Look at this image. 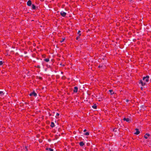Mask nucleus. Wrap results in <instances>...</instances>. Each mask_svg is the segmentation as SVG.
Masks as SVG:
<instances>
[{
    "label": "nucleus",
    "mask_w": 151,
    "mask_h": 151,
    "mask_svg": "<svg viewBox=\"0 0 151 151\" xmlns=\"http://www.w3.org/2000/svg\"><path fill=\"white\" fill-rule=\"evenodd\" d=\"M143 80L146 83H148L149 81V76H146L143 78Z\"/></svg>",
    "instance_id": "1"
},
{
    "label": "nucleus",
    "mask_w": 151,
    "mask_h": 151,
    "mask_svg": "<svg viewBox=\"0 0 151 151\" xmlns=\"http://www.w3.org/2000/svg\"><path fill=\"white\" fill-rule=\"evenodd\" d=\"M29 95L30 96H34L35 97H36L37 96V93L35 92V91H34L32 92L31 93L29 94Z\"/></svg>",
    "instance_id": "2"
},
{
    "label": "nucleus",
    "mask_w": 151,
    "mask_h": 151,
    "mask_svg": "<svg viewBox=\"0 0 151 151\" xmlns=\"http://www.w3.org/2000/svg\"><path fill=\"white\" fill-rule=\"evenodd\" d=\"M60 14L63 17H64L66 16V13L63 11H62L60 12Z\"/></svg>",
    "instance_id": "3"
},
{
    "label": "nucleus",
    "mask_w": 151,
    "mask_h": 151,
    "mask_svg": "<svg viewBox=\"0 0 151 151\" xmlns=\"http://www.w3.org/2000/svg\"><path fill=\"white\" fill-rule=\"evenodd\" d=\"M50 56L49 55V56H47V58H45V59H44L43 60L45 61V62H48L50 61L49 59H50Z\"/></svg>",
    "instance_id": "4"
},
{
    "label": "nucleus",
    "mask_w": 151,
    "mask_h": 151,
    "mask_svg": "<svg viewBox=\"0 0 151 151\" xmlns=\"http://www.w3.org/2000/svg\"><path fill=\"white\" fill-rule=\"evenodd\" d=\"M139 83H141L142 86H144L145 85V83L143 82L142 81V80H139Z\"/></svg>",
    "instance_id": "5"
},
{
    "label": "nucleus",
    "mask_w": 151,
    "mask_h": 151,
    "mask_svg": "<svg viewBox=\"0 0 151 151\" xmlns=\"http://www.w3.org/2000/svg\"><path fill=\"white\" fill-rule=\"evenodd\" d=\"M78 87L77 86H75L74 87V89L73 91L74 93H76L78 91Z\"/></svg>",
    "instance_id": "6"
},
{
    "label": "nucleus",
    "mask_w": 151,
    "mask_h": 151,
    "mask_svg": "<svg viewBox=\"0 0 151 151\" xmlns=\"http://www.w3.org/2000/svg\"><path fill=\"white\" fill-rule=\"evenodd\" d=\"M27 4L28 6H30L32 4V1L31 0H29L27 2Z\"/></svg>",
    "instance_id": "7"
},
{
    "label": "nucleus",
    "mask_w": 151,
    "mask_h": 151,
    "mask_svg": "<svg viewBox=\"0 0 151 151\" xmlns=\"http://www.w3.org/2000/svg\"><path fill=\"white\" fill-rule=\"evenodd\" d=\"M150 135L148 134V133H146L145 134V135L144 136V138L145 139H147L148 138V137H150Z\"/></svg>",
    "instance_id": "8"
},
{
    "label": "nucleus",
    "mask_w": 151,
    "mask_h": 151,
    "mask_svg": "<svg viewBox=\"0 0 151 151\" xmlns=\"http://www.w3.org/2000/svg\"><path fill=\"white\" fill-rule=\"evenodd\" d=\"M135 130L136 131V132L135 133V134L137 135H138L140 133V132L139 131V129H136Z\"/></svg>",
    "instance_id": "9"
},
{
    "label": "nucleus",
    "mask_w": 151,
    "mask_h": 151,
    "mask_svg": "<svg viewBox=\"0 0 151 151\" xmlns=\"http://www.w3.org/2000/svg\"><path fill=\"white\" fill-rule=\"evenodd\" d=\"M79 145L81 147H83L85 145L84 143L82 141L79 142Z\"/></svg>",
    "instance_id": "10"
},
{
    "label": "nucleus",
    "mask_w": 151,
    "mask_h": 151,
    "mask_svg": "<svg viewBox=\"0 0 151 151\" xmlns=\"http://www.w3.org/2000/svg\"><path fill=\"white\" fill-rule=\"evenodd\" d=\"M45 150H48V151H53V149L51 148H46Z\"/></svg>",
    "instance_id": "11"
},
{
    "label": "nucleus",
    "mask_w": 151,
    "mask_h": 151,
    "mask_svg": "<svg viewBox=\"0 0 151 151\" xmlns=\"http://www.w3.org/2000/svg\"><path fill=\"white\" fill-rule=\"evenodd\" d=\"M50 126L52 128L54 127L55 126L54 123L53 122H51Z\"/></svg>",
    "instance_id": "12"
},
{
    "label": "nucleus",
    "mask_w": 151,
    "mask_h": 151,
    "mask_svg": "<svg viewBox=\"0 0 151 151\" xmlns=\"http://www.w3.org/2000/svg\"><path fill=\"white\" fill-rule=\"evenodd\" d=\"M123 120L124 121H126L127 122H129V119L128 118H124L123 119Z\"/></svg>",
    "instance_id": "13"
},
{
    "label": "nucleus",
    "mask_w": 151,
    "mask_h": 151,
    "mask_svg": "<svg viewBox=\"0 0 151 151\" xmlns=\"http://www.w3.org/2000/svg\"><path fill=\"white\" fill-rule=\"evenodd\" d=\"M92 107L95 109H96L97 108L96 104H94L92 106Z\"/></svg>",
    "instance_id": "14"
},
{
    "label": "nucleus",
    "mask_w": 151,
    "mask_h": 151,
    "mask_svg": "<svg viewBox=\"0 0 151 151\" xmlns=\"http://www.w3.org/2000/svg\"><path fill=\"white\" fill-rule=\"evenodd\" d=\"M109 91L110 92L111 95H112L114 93V92H113V90H109Z\"/></svg>",
    "instance_id": "15"
},
{
    "label": "nucleus",
    "mask_w": 151,
    "mask_h": 151,
    "mask_svg": "<svg viewBox=\"0 0 151 151\" xmlns=\"http://www.w3.org/2000/svg\"><path fill=\"white\" fill-rule=\"evenodd\" d=\"M32 9H36V6L34 4H32Z\"/></svg>",
    "instance_id": "16"
},
{
    "label": "nucleus",
    "mask_w": 151,
    "mask_h": 151,
    "mask_svg": "<svg viewBox=\"0 0 151 151\" xmlns=\"http://www.w3.org/2000/svg\"><path fill=\"white\" fill-rule=\"evenodd\" d=\"M4 94V93L3 91H0V95L1 96Z\"/></svg>",
    "instance_id": "17"
},
{
    "label": "nucleus",
    "mask_w": 151,
    "mask_h": 151,
    "mask_svg": "<svg viewBox=\"0 0 151 151\" xmlns=\"http://www.w3.org/2000/svg\"><path fill=\"white\" fill-rule=\"evenodd\" d=\"M34 67H35L37 68H39V69L40 68H41L40 66V65H37V66H35H35H34Z\"/></svg>",
    "instance_id": "18"
},
{
    "label": "nucleus",
    "mask_w": 151,
    "mask_h": 151,
    "mask_svg": "<svg viewBox=\"0 0 151 151\" xmlns=\"http://www.w3.org/2000/svg\"><path fill=\"white\" fill-rule=\"evenodd\" d=\"M42 58H45L46 57V55L45 54H43L42 55Z\"/></svg>",
    "instance_id": "19"
},
{
    "label": "nucleus",
    "mask_w": 151,
    "mask_h": 151,
    "mask_svg": "<svg viewBox=\"0 0 151 151\" xmlns=\"http://www.w3.org/2000/svg\"><path fill=\"white\" fill-rule=\"evenodd\" d=\"M84 134L86 135H88L89 134V133L88 132H86Z\"/></svg>",
    "instance_id": "20"
},
{
    "label": "nucleus",
    "mask_w": 151,
    "mask_h": 151,
    "mask_svg": "<svg viewBox=\"0 0 151 151\" xmlns=\"http://www.w3.org/2000/svg\"><path fill=\"white\" fill-rule=\"evenodd\" d=\"M65 38H63V39H62V40H60V42H64V40H65Z\"/></svg>",
    "instance_id": "21"
},
{
    "label": "nucleus",
    "mask_w": 151,
    "mask_h": 151,
    "mask_svg": "<svg viewBox=\"0 0 151 151\" xmlns=\"http://www.w3.org/2000/svg\"><path fill=\"white\" fill-rule=\"evenodd\" d=\"M81 31H80V30H79L78 32V34H79V36H81V33H80L81 32Z\"/></svg>",
    "instance_id": "22"
},
{
    "label": "nucleus",
    "mask_w": 151,
    "mask_h": 151,
    "mask_svg": "<svg viewBox=\"0 0 151 151\" xmlns=\"http://www.w3.org/2000/svg\"><path fill=\"white\" fill-rule=\"evenodd\" d=\"M38 78H39V79H40V80H42V79H43L42 78V77H40V76H39V77Z\"/></svg>",
    "instance_id": "23"
},
{
    "label": "nucleus",
    "mask_w": 151,
    "mask_h": 151,
    "mask_svg": "<svg viewBox=\"0 0 151 151\" xmlns=\"http://www.w3.org/2000/svg\"><path fill=\"white\" fill-rule=\"evenodd\" d=\"M3 64V62L1 61H0V65H2Z\"/></svg>",
    "instance_id": "24"
},
{
    "label": "nucleus",
    "mask_w": 151,
    "mask_h": 151,
    "mask_svg": "<svg viewBox=\"0 0 151 151\" xmlns=\"http://www.w3.org/2000/svg\"><path fill=\"white\" fill-rule=\"evenodd\" d=\"M59 115V114L58 113H57L56 114V118H58V117H57V116H58Z\"/></svg>",
    "instance_id": "25"
},
{
    "label": "nucleus",
    "mask_w": 151,
    "mask_h": 151,
    "mask_svg": "<svg viewBox=\"0 0 151 151\" xmlns=\"http://www.w3.org/2000/svg\"><path fill=\"white\" fill-rule=\"evenodd\" d=\"M25 148L26 149V151H27L28 150V146H26Z\"/></svg>",
    "instance_id": "26"
},
{
    "label": "nucleus",
    "mask_w": 151,
    "mask_h": 151,
    "mask_svg": "<svg viewBox=\"0 0 151 151\" xmlns=\"http://www.w3.org/2000/svg\"><path fill=\"white\" fill-rule=\"evenodd\" d=\"M80 36H77L76 37V40H78L79 38L80 37Z\"/></svg>",
    "instance_id": "27"
},
{
    "label": "nucleus",
    "mask_w": 151,
    "mask_h": 151,
    "mask_svg": "<svg viewBox=\"0 0 151 151\" xmlns=\"http://www.w3.org/2000/svg\"><path fill=\"white\" fill-rule=\"evenodd\" d=\"M102 67V66H101V65H99L98 66V67L99 68H101V67Z\"/></svg>",
    "instance_id": "28"
},
{
    "label": "nucleus",
    "mask_w": 151,
    "mask_h": 151,
    "mask_svg": "<svg viewBox=\"0 0 151 151\" xmlns=\"http://www.w3.org/2000/svg\"><path fill=\"white\" fill-rule=\"evenodd\" d=\"M49 113V116H51V114H50V113Z\"/></svg>",
    "instance_id": "29"
},
{
    "label": "nucleus",
    "mask_w": 151,
    "mask_h": 151,
    "mask_svg": "<svg viewBox=\"0 0 151 151\" xmlns=\"http://www.w3.org/2000/svg\"><path fill=\"white\" fill-rule=\"evenodd\" d=\"M86 131V129H85L84 130H83V131L84 132H85Z\"/></svg>",
    "instance_id": "30"
},
{
    "label": "nucleus",
    "mask_w": 151,
    "mask_h": 151,
    "mask_svg": "<svg viewBox=\"0 0 151 151\" xmlns=\"http://www.w3.org/2000/svg\"><path fill=\"white\" fill-rule=\"evenodd\" d=\"M61 73H62V74H63V72H61Z\"/></svg>",
    "instance_id": "31"
},
{
    "label": "nucleus",
    "mask_w": 151,
    "mask_h": 151,
    "mask_svg": "<svg viewBox=\"0 0 151 151\" xmlns=\"http://www.w3.org/2000/svg\"><path fill=\"white\" fill-rule=\"evenodd\" d=\"M109 151H111V150H110Z\"/></svg>",
    "instance_id": "32"
},
{
    "label": "nucleus",
    "mask_w": 151,
    "mask_h": 151,
    "mask_svg": "<svg viewBox=\"0 0 151 151\" xmlns=\"http://www.w3.org/2000/svg\"><path fill=\"white\" fill-rule=\"evenodd\" d=\"M142 89V87H141V89Z\"/></svg>",
    "instance_id": "33"
}]
</instances>
